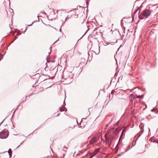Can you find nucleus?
I'll use <instances>...</instances> for the list:
<instances>
[{"label": "nucleus", "mask_w": 158, "mask_h": 158, "mask_svg": "<svg viewBox=\"0 0 158 158\" xmlns=\"http://www.w3.org/2000/svg\"><path fill=\"white\" fill-rule=\"evenodd\" d=\"M118 129L116 128L115 129L113 128H111L109 133V137L106 138V144H108L109 145H111L114 137V135H117V133L116 132L117 131Z\"/></svg>", "instance_id": "obj_1"}, {"label": "nucleus", "mask_w": 158, "mask_h": 158, "mask_svg": "<svg viewBox=\"0 0 158 158\" xmlns=\"http://www.w3.org/2000/svg\"><path fill=\"white\" fill-rule=\"evenodd\" d=\"M151 12L149 10L146 9L143 11L141 15H139V17L140 19H143V17H145L146 18L148 17L151 14Z\"/></svg>", "instance_id": "obj_2"}, {"label": "nucleus", "mask_w": 158, "mask_h": 158, "mask_svg": "<svg viewBox=\"0 0 158 158\" xmlns=\"http://www.w3.org/2000/svg\"><path fill=\"white\" fill-rule=\"evenodd\" d=\"M9 134L8 131L6 132L5 131L3 130L0 132V138L2 139H6L8 136Z\"/></svg>", "instance_id": "obj_3"}, {"label": "nucleus", "mask_w": 158, "mask_h": 158, "mask_svg": "<svg viewBox=\"0 0 158 158\" xmlns=\"http://www.w3.org/2000/svg\"><path fill=\"white\" fill-rule=\"evenodd\" d=\"M98 140V139L96 137H93L89 141L90 144H93L95 142H96Z\"/></svg>", "instance_id": "obj_4"}, {"label": "nucleus", "mask_w": 158, "mask_h": 158, "mask_svg": "<svg viewBox=\"0 0 158 158\" xmlns=\"http://www.w3.org/2000/svg\"><path fill=\"white\" fill-rule=\"evenodd\" d=\"M8 152L9 154L10 157V158L12 156V151L11 149L10 148L9 149Z\"/></svg>", "instance_id": "obj_5"}, {"label": "nucleus", "mask_w": 158, "mask_h": 158, "mask_svg": "<svg viewBox=\"0 0 158 158\" xmlns=\"http://www.w3.org/2000/svg\"><path fill=\"white\" fill-rule=\"evenodd\" d=\"M54 78V77H53L52 78H48V79H45L44 80V81H49L50 80H51L52 81V80Z\"/></svg>", "instance_id": "obj_6"}, {"label": "nucleus", "mask_w": 158, "mask_h": 158, "mask_svg": "<svg viewBox=\"0 0 158 158\" xmlns=\"http://www.w3.org/2000/svg\"><path fill=\"white\" fill-rule=\"evenodd\" d=\"M64 108H65L67 110V109L65 108L64 106H63V107H60V110L61 112H62L64 111V110H63Z\"/></svg>", "instance_id": "obj_7"}, {"label": "nucleus", "mask_w": 158, "mask_h": 158, "mask_svg": "<svg viewBox=\"0 0 158 158\" xmlns=\"http://www.w3.org/2000/svg\"><path fill=\"white\" fill-rule=\"evenodd\" d=\"M139 7L136 10H135V11H134V14H135L136 12L137 11H138L139 10Z\"/></svg>", "instance_id": "obj_8"}, {"label": "nucleus", "mask_w": 158, "mask_h": 158, "mask_svg": "<svg viewBox=\"0 0 158 158\" xmlns=\"http://www.w3.org/2000/svg\"><path fill=\"white\" fill-rule=\"evenodd\" d=\"M124 131V130H123L122 131V132L121 134V136L120 137V138H121L123 136V133Z\"/></svg>", "instance_id": "obj_9"}, {"label": "nucleus", "mask_w": 158, "mask_h": 158, "mask_svg": "<svg viewBox=\"0 0 158 158\" xmlns=\"http://www.w3.org/2000/svg\"><path fill=\"white\" fill-rule=\"evenodd\" d=\"M143 132H144V130H143H143H142V131H141V134H140L139 135V137L140 136V135H141V134H142V133H143Z\"/></svg>", "instance_id": "obj_10"}, {"label": "nucleus", "mask_w": 158, "mask_h": 158, "mask_svg": "<svg viewBox=\"0 0 158 158\" xmlns=\"http://www.w3.org/2000/svg\"><path fill=\"white\" fill-rule=\"evenodd\" d=\"M88 155H89V154H88L87 153L85 155V156H83V157L84 158V157H86V156H88Z\"/></svg>", "instance_id": "obj_11"}, {"label": "nucleus", "mask_w": 158, "mask_h": 158, "mask_svg": "<svg viewBox=\"0 0 158 158\" xmlns=\"http://www.w3.org/2000/svg\"><path fill=\"white\" fill-rule=\"evenodd\" d=\"M64 148L66 149V148H67V147H65V146H64V148H63V150L64 151H65V150H64Z\"/></svg>", "instance_id": "obj_12"}, {"label": "nucleus", "mask_w": 158, "mask_h": 158, "mask_svg": "<svg viewBox=\"0 0 158 158\" xmlns=\"http://www.w3.org/2000/svg\"><path fill=\"white\" fill-rule=\"evenodd\" d=\"M24 141H23L22 142V143H20V145H19L18 147H17V148H18L20 146V145H21L22 144V143Z\"/></svg>", "instance_id": "obj_13"}, {"label": "nucleus", "mask_w": 158, "mask_h": 158, "mask_svg": "<svg viewBox=\"0 0 158 158\" xmlns=\"http://www.w3.org/2000/svg\"><path fill=\"white\" fill-rule=\"evenodd\" d=\"M34 22H35V21L33 22L31 24L28 25V26H31L32 25L33 23Z\"/></svg>", "instance_id": "obj_14"}, {"label": "nucleus", "mask_w": 158, "mask_h": 158, "mask_svg": "<svg viewBox=\"0 0 158 158\" xmlns=\"http://www.w3.org/2000/svg\"><path fill=\"white\" fill-rule=\"evenodd\" d=\"M69 18H66L65 19V22Z\"/></svg>", "instance_id": "obj_15"}, {"label": "nucleus", "mask_w": 158, "mask_h": 158, "mask_svg": "<svg viewBox=\"0 0 158 158\" xmlns=\"http://www.w3.org/2000/svg\"><path fill=\"white\" fill-rule=\"evenodd\" d=\"M117 42V40H116V42H111V43H114V44H115V43H116Z\"/></svg>", "instance_id": "obj_16"}, {"label": "nucleus", "mask_w": 158, "mask_h": 158, "mask_svg": "<svg viewBox=\"0 0 158 158\" xmlns=\"http://www.w3.org/2000/svg\"><path fill=\"white\" fill-rule=\"evenodd\" d=\"M97 28H95L94 29V30L93 31H96L97 30Z\"/></svg>", "instance_id": "obj_17"}, {"label": "nucleus", "mask_w": 158, "mask_h": 158, "mask_svg": "<svg viewBox=\"0 0 158 158\" xmlns=\"http://www.w3.org/2000/svg\"><path fill=\"white\" fill-rule=\"evenodd\" d=\"M3 58V57L2 56H1L0 57V60H2Z\"/></svg>", "instance_id": "obj_18"}, {"label": "nucleus", "mask_w": 158, "mask_h": 158, "mask_svg": "<svg viewBox=\"0 0 158 158\" xmlns=\"http://www.w3.org/2000/svg\"><path fill=\"white\" fill-rule=\"evenodd\" d=\"M89 155H90V157H89V158H92L93 156H91L90 154H89Z\"/></svg>", "instance_id": "obj_19"}, {"label": "nucleus", "mask_w": 158, "mask_h": 158, "mask_svg": "<svg viewBox=\"0 0 158 158\" xmlns=\"http://www.w3.org/2000/svg\"><path fill=\"white\" fill-rule=\"evenodd\" d=\"M47 61L48 62H50V61L49 60H48V58L47 59Z\"/></svg>", "instance_id": "obj_20"}, {"label": "nucleus", "mask_w": 158, "mask_h": 158, "mask_svg": "<svg viewBox=\"0 0 158 158\" xmlns=\"http://www.w3.org/2000/svg\"><path fill=\"white\" fill-rule=\"evenodd\" d=\"M154 111V110L153 109L151 110V111L152 112H153V111Z\"/></svg>", "instance_id": "obj_21"}, {"label": "nucleus", "mask_w": 158, "mask_h": 158, "mask_svg": "<svg viewBox=\"0 0 158 158\" xmlns=\"http://www.w3.org/2000/svg\"><path fill=\"white\" fill-rule=\"evenodd\" d=\"M86 4H87H87H88V1H86Z\"/></svg>", "instance_id": "obj_22"}, {"label": "nucleus", "mask_w": 158, "mask_h": 158, "mask_svg": "<svg viewBox=\"0 0 158 158\" xmlns=\"http://www.w3.org/2000/svg\"><path fill=\"white\" fill-rule=\"evenodd\" d=\"M20 104H19L18 105V106H17V108H18L19 107V106H20Z\"/></svg>", "instance_id": "obj_23"}, {"label": "nucleus", "mask_w": 158, "mask_h": 158, "mask_svg": "<svg viewBox=\"0 0 158 158\" xmlns=\"http://www.w3.org/2000/svg\"><path fill=\"white\" fill-rule=\"evenodd\" d=\"M20 104H19L18 105V106H17V108H18L19 107V106H20Z\"/></svg>", "instance_id": "obj_24"}, {"label": "nucleus", "mask_w": 158, "mask_h": 158, "mask_svg": "<svg viewBox=\"0 0 158 158\" xmlns=\"http://www.w3.org/2000/svg\"><path fill=\"white\" fill-rule=\"evenodd\" d=\"M52 86V85H51V86H50V87H48V88H47L46 89H48V88H51V86Z\"/></svg>", "instance_id": "obj_25"}, {"label": "nucleus", "mask_w": 158, "mask_h": 158, "mask_svg": "<svg viewBox=\"0 0 158 158\" xmlns=\"http://www.w3.org/2000/svg\"><path fill=\"white\" fill-rule=\"evenodd\" d=\"M21 34L20 33H18L17 34V35H20Z\"/></svg>", "instance_id": "obj_26"}, {"label": "nucleus", "mask_w": 158, "mask_h": 158, "mask_svg": "<svg viewBox=\"0 0 158 158\" xmlns=\"http://www.w3.org/2000/svg\"><path fill=\"white\" fill-rule=\"evenodd\" d=\"M24 101H25L23 100V101L22 102H23H23H24Z\"/></svg>", "instance_id": "obj_27"}, {"label": "nucleus", "mask_w": 158, "mask_h": 158, "mask_svg": "<svg viewBox=\"0 0 158 158\" xmlns=\"http://www.w3.org/2000/svg\"><path fill=\"white\" fill-rule=\"evenodd\" d=\"M60 113L59 114L57 115H56V116H58L60 115Z\"/></svg>", "instance_id": "obj_28"}, {"label": "nucleus", "mask_w": 158, "mask_h": 158, "mask_svg": "<svg viewBox=\"0 0 158 158\" xmlns=\"http://www.w3.org/2000/svg\"><path fill=\"white\" fill-rule=\"evenodd\" d=\"M51 53V51H50V52H49V55H50V54Z\"/></svg>", "instance_id": "obj_29"}, {"label": "nucleus", "mask_w": 158, "mask_h": 158, "mask_svg": "<svg viewBox=\"0 0 158 158\" xmlns=\"http://www.w3.org/2000/svg\"><path fill=\"white\" fill-rule=\"evenodd\" d=\"M16 110H14V113H13V114L15 112V111H16Z\"/></svg>", "instance_id": "obj_30"}, {"label": "nucleus", "mask_w": 158, "mask_h": 158, "mask_svg": "<svg viewBox=\"0 0 158 158\" xmlns=\"http://www.w3.org/2000/svg\"><path fill=\"white\" fill-rule=\"evenodd\" d=\"M141 96V95H139V96H138V97H137V98H139V97H140Z\"/></svg>", "instance_id": "obj_31"}, {"label": "nucleus", "mask_w": 158, "mask_h": 158, "mask_svg": "<svg viewBox=\"0 0 158 158\" xmlns=\"http://www.w3.org/2000/svg\"><path fill=\"white\" fill-rule=\"evenodd\" d=\"M46 76H48V77H49V76L48 75H46Z\"/></svg>", "instance_id": "obj_32"}, {"label": "nucleus", "mask_w": 158, "mask_h": 158, "mask_svg": "<svg viewBox=\"0 0 158 158\" xmlns=\"http://www.w3.org/2000/svg\"><path fill=\"white\" fill-rule=\"evenodd\" d=\"M37 17H38V18H39V17H38V16H37ZM38 20H39V21H39V19H38Z\"/></svg>", "instance_id": "obj_33"}, {"label": "nucleus", "mask_w": 158, "mask_h": 158, "mask_svg": "<svg viewBox=\"0 0 158 158\" xmlns=\"http://www.w3.org/2000/svg\"><path fill=\"white\" fill-rule=\"evenodd\" d=\"M48 82H49V83H51V82H50V81H48Z\"/></svg>", "instance_id": "obj_34"}, {"label": "nucleus", "mask_w": 158, "mask_h": 158, "mask_svg": "<svg viewBox=\"0 0 158 158\" xmlns=\"http://www.w3.org/2000/svg\"><path fill=\"white\" fill-rule=\"evenodd\" d=\"M27 96L26 97V99L27 98Z\"/></svg>", "instance_id": "obj_35"}, {"label": "nucleus", "mask_w": 158, "mask_h": 158, "mask_svg": "<svg viewBox=\"0 0 158 158\" xmlns=\"http://www.w3.org/2000/svg\"><path fill=\"white\" fill-rule=\"evenodd\" d=\"M32 94H31L29 95V96H31V95H32Z\"/></svg>", "instance_id": "obj_36"}, {"label": "nucleus", "mask_w": 158, "mask_h": 158, "mask_svg": "<svg viewBox=\"0 0 158 158\" xmlns=\"http://www.w3.org/2000/svg\"><path fill=\"white\" fill-rule=\"evenodd\" d=\"M27 27H26V29H25V31H26V30H27Z\"/></svg>", "instance_id": "obj_37"}, {"label": "nucleus", "mask_w": 158, "mask_h": 158, "mask_svg": "<svg viewBox=\"0 0 158 158\" xmlns=\"http://www.w3.org/2000/svg\"><path fill=\"white\" fill-rule=\"evenodd\" d=\"M60 32H61V30H60Z\"/></svg>", "instance_id": "obj_38"}, {"label": "nucleus", "mask_w": 158, "mask_h": 158, "mask_svg": "<svg viewBox=\"0 0 158 158\" xmlns=\"http://www.w3.org/2000/svg\"><path fill=\"white\" fill-rule=\"evenodd\" d=\"M15 40H13V41L12 42V43H13L14 41Z\"/></svg>", "instance_id": "obj_39"}, {"label": "nucleus", "mask_w": 158, "mask_h": 158, "mask_svg": "<svg viewBox=\"0 0 158 158\" xmlns=\"http://www.w3.org/2000/svg\"><path fill=\"white\" fill-rule=\"evenodd\" d=\"M64 23L63 24L62 26H63L64 24Z\"/></svg>", "instance_id": "obj_40"}, {"label": "nucleus", "mask_w": 158, "mask_h": 158, "mask_svg": "<svg viewBox=\"0 0 158 158\" xmlns=\"http://www.w3.org/2000/svg\"><path fill=\"white\" fill-rule=\"evenodd\" d=\"M57 40H56V41L55 42H56L57 41Z\"/></svg>", "instance_id": "obj_41"}, {"label": "nucleus", "mask_w": 158, "mask_h": 158, "mask_svg": "<svg viewBox=\"0 0 158 158\" xmlns=\"http://www.w3.org/2000/svg\"><path fill=\"white\" fill-rule=\"evenodd\" d=\"M0 55H1V54L0 52Z\"/></svg>", "instance_id": "obj_42"}, {"label": "nucleus", "mask_w": 158, "mask_h": 158, "mask_svg": "<svg viewBox=\"0 0 158 158\" xmlns=\"http://www.w3.org/2000/svg\"><path fill=\"white\" fill-rule=\"evenodd\" d=\"M127 151V150H126V151H125V152H126V151Z\"/></svg>", "instance_id": "obj_43"}]
</instances>
